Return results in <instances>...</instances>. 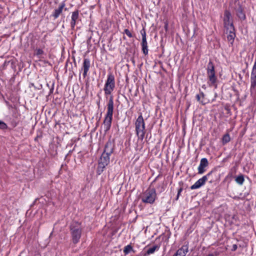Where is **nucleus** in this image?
I'll return each instance as SVG.
<instances>
[{"label": "nucleus", "mask_w": 256, "mask_h": 256, "mask_svg": "<svg viewBox=\"0 0 256 256\" xmlns=\"http://www.w3.org/2000/svg\"><path fill=\"white\" fill-rule=\"evenodd\" d=\"M114 109V103L113 100V96H110L108 104H107V111L104 118L103 122L104 130L105 134L110 130L112 126V116Z\"/></svg>", "instance_id": "nucleus-1"}, {"label": "nucleus", "mask_w": 256, "mask_h": 256, "mask_svg": "<svg viewBox=\"0 0 256 256\" xmlns=\"http://www.w3.org/2000/svg\"><path fill=\"white\" fill-rule=\"evenodd\" d=\"M136 132L138 138L143 140L146 134L145 122L142 114H140L135 122Z\"/></svg>", "instance_id": "nucleus-2"}, {"label": "nucleus", "mask_w": 256, "mask_h": 256, "mask_svg": "<svg viewBox=\"0 0 256 256\" xmlns=\"http://www.w3.org/2000/svg\"><path fill=\"white\" fill-rule=\"evenodd\" d=\"M156 198V194L154 188L150 186L141 196L142 201L145 204H152Z\"/></svg>", "instance_id": "nucleus-3"}, {"label": "nucleus", "mask_w": 256, "mask_h": 256, "mask_svg": "<svg viewBox=\"0 0 256 256\" xmlns=\"http://www.w3.org/2000/svg\"><path fill=\"white\" fill-rule=\"evenodd\" d=\"M70 231L72 243L74 244H78L82 236V230L80 224L77 222L72 224L70 226Z\"/></svg>", "instance_id": "nucleus-4"}, {"label": "nucleus", "mask_w": 256, "mask_h": 256, "mask_svg": "<svg viewBox=\"0 0 256 256\" xmlns=\"http://www.w3.org/2000/svg\"><path fill=\"white\" fill-rule=\"evenodd\" d=\"M115 88V78L114 75L110 72L108 75L107 80L104 86V90L106 95L110 94Z\"/></svg>", "instance_id": "nucleus-5"}, {"label": "nucleus", "mask_w": 256, "mask_h": 256, "mask_svg": "<svg viewBox=\"0 0 256 256\" xmlns=\"http://www.w3.org/2000/svg\"><path fill=\"white\" fill-rule=\"evenodd\" d=\"M207 76L209 80V85L212 86L216 84L217 77L216 75L214 66L212 60H210L206 68Z\"/></svg>", "instance_id": "nucleus-6"}, {"label": "nucleus", "mask_w": 256, "mask_h": 256, "mask_svg": "<svg viewBox=\"0 0 256 256\" xmlns=\"http://www.w3.org/2000/svg\"><path fill=\"white\" fill-rule=\"evenodd\" d=\"M250 92L254 96H256V67L252 66L250 77Z\"/></svg>", "instance_id": "nucleus-7"}, {"label": "nucleus", "mask_w": 256, "mask_h": 256, "mask_svg": "<svg viewBox=\"0 0 256 256\" xmlns=\"http://www.w3.org/2000/svg\"><path fill=\"white\" fill-rule=\"evenodd\" d=\"M212 173V171H210L207 174L203 176L202 178L198 180L193 185L190 186L191 190H195L199 188L202 186L204 185L206 182L207 181L210 176Z\"/></svg>", "instance_id": "nucleus-8"}, {"label": "nucleus", "mask_w": 256, "mask_h": 256, "mask_svg": "<svg viewBox=\"0 0 256 256\" xmlns=\"http://www.w3.org/2000/svg\"><path fill=\"white\" fill-rule=\"evenodd\" d=\"M231 14L228 10H226L224 12V26L226 29L232 30V28H234L232 22H231Z\"/></svg>", "instance_id": "nucleus-9"}, {"label": "nucleus", "mask_w": 256, "mask_h": 256, "mask_svg": "<svg viewBox=\"0 0 256 256\" xmlns=\"http://www.w3.org/2000/svg\"><path fill=\"white\" fill-rule=\"evenodd\" d=\"M90 66V60L88 58H84L82 66V70L83 71V76L85 78L88 76V72L89 70Z\"/></svg>", "instance_id": "nucleus-10"}, {"label": "nucleus", "mask_w": 256, "mask_h": 256, "mask_svg": "<svg viewBox=\"0 0 256 256\" xmlns=\"http://www.w3.org/2000/svg\"><path fill=\"white\" fill-rule=\"evenodd\" d=\"M208 162L207 158H202L200 160V164L198 167V174H202L206 171L205 168L208 166Z\"/></svg>", "instance_id": "nucleus-11"}, {"label": "nucleus", "mask_w": 256, "mask_h": 256, "mask_svg": "<svg viewBox=\"0 0 256 256\" xmlns=\"http://www.w3.org/2000/svg\"><path fill=\"white\" fill-rule=\"evenodd\" d=\"M114 151V144L112 142L108 140L106 144L103 154L110 156Z\"/></svg>", "instance_id": "nucleus-12"}, {"label": "nucleus", "mask_w": 256, "mask_h": 256, "mask_svg": "<svg viewBox=\"0 0 256 256\" xmlns=\"http://www.w3.org/2000/svg\"><path fill=\"white\" fill-rule=\"evenodd\" d=\"M188 252V245L182 246L180 248L177 250L176 254L172 256H186Z\"/></svg>", "instance_id": "nucleus-13"}, {"label": "nucleus", "mask_w": 256, "mask_h": 256, "mask_svg": "<svg viewBox=\"0 0 256 256\" xmlns=\"http://www.w3.org/2000/svg\"><path fill=\"white\" fill-rule=\"evenodd\" d=\"M65 6V4L64 2L61 3L58 8L56 9H55L52 14V16L54 17V19L57 18L60 15L62 14V10Z\"/></svg>", "instance_id": "nucleus-14"}, {"label": "nucleus", "mask_w": 256, "mask_h": 256, "mask_svg": "<svg viewBox=\"0 0 256 256\" xmlns=\"http://www.w3.org/2000/svg\"><path fill=\"white\" fill-rule=\"evenodd\" d=\"M79 16V11L76 10L72 12V20L70 22V26L72 29H74L76 24V20H78Z\"/></svg>", "instance_id": "nucleus-15"}, {"label": "nucleus", "mask_w": 256, "mask_h": 256, "mask_svg": "<svg viewBox=\"0 0 256 256\" xmlns=\"http://www.w3.org/2000/svg\"><path fill=\"white\" fill-rule=\"evenodd\" d=\"M234 31V28H232V30L230 29H226V33L228 34L227 38L231 44H232L234 42V39L236 37Z\"/></svg>", "instance_id": "nucleus-16"}, {"label": "nucleus", "mask_w": 256, "mask_h": 256, "mask_svg": "<svg viewBox=\"0 0 256 256\" xmlns=\"http://www.w3.org/2000/svg\"><path fill=\"white\" fill-rule=\"evenodd\" d=\"M98 162L108 166L110 162V156L102 153Z\"/></svg>", "instance_id": "nucleus-17"}, {"label": "nucleus", "mask_w": 256, "mask_h": 256, "mask_svg": "<svg viewBox=\"0 0 256 256\" xmlns=\"http://www.w3.org/2000/svg\"><path fill=\"white\" fill-rule=\"evenodd\" d=\"M204 93L200 90V94H197L196 96V100L201 104H205L206 102H205L204 99Z\"/></svg>", "instance_id": "nucleus-18"}, {"label": "nucleus", "mask_w": 256, "mask_h": 256, "mask_svg": "<svg viewBox=\"0 0 256 256\" xmlns=\"http://www.w3.org/2000/svg\"><path fill=\"white\" fill-rule=\"evenodd\" d=\"M236 16L241 20H244L246 19V15L244 14L243 10L240 6H239V7L236 9Z\"/></svg>", "instance_id": "nucleus-19"}, {"label": "nucleus", "mask_w": 256, "mask_h": 256, "mask_svg": "<svg viewBox=\"0 0 256 256\" xmlns=\"http://www.w3.org/2000/svg\"><path fill=\"white\" fill-rule=\"evenodd\" d=\"M160 246L158 245H154L148 248L145 254H144V256H147L148 255H150L151 254H154L156 250H157L159 249Z\"/></svg>", "instance_id": "nucleus-20"}, {"label": "nucleus", "mask_w": 256, "mask_h": 256, "mask_svg": "<svg viewBox=\"0 0 256 256\" xmlns=\"http://www.w3.org/2000/svg\"><path fill=\"white\" fill-rule=\"evenodd\" d=\"M142 49L144 54L146 56L148 54V46L146 40H142L141 43Z\"/></svg>", "instance_id": "nucleus-21"}, {"label": "nucleus", "mask_w": 256, "mask_h": 256, "mask_svg": "<svg viewBox=\"0 0 256 256\" xmlns=\"http://www.w3.org/2000/svg\"><path fill=\"white\" fill-rule=\"evenodd\" d=\"M107 165H105L104 164H103L102 163H100L98 162V166L96 170V174L98 175H100L102 174V172H104V170L105 169L106 166Z\"/></svg>", "instance_id": "nucleus-22"}, {"label": "nucleus", "mask_w": 256, "mask_h": 256, "mask_svg": "<svg viewBox=\"0 0 256 256\" xmlns=\"http://www.w3.org/2000/svg\"><path fill=\"white\" fill-rule=\"evenodd\" d=\"M235 181L239 185H242L244 182V175L242 174H240V175L237 176L235 178Z\"/></svg>", "instance_id": "nucleus-23"}, {"label": "nucleus", "mask_w": 256, "mask_h": 256, "mask_svg": "<svg viewBox=\"0 0 256 256\" xmlns=\"http://www.w3.org/2000/svg\"><path fill=\"white\" fill-rule=\"evenodd\" d=\"M44 54V50L41 48H36L34 50V54L37 56L38 58H43V54Z\"/></svg>", "instance_id": "nucleus-24"}, {"label": "nucleus", "mask_w": 256, "mask_h": 256, "mask_svg": "<svg viewBox=\"0 0 256 256\" xmlns=\"http://www.w3.org/2000/svg\"><path fill=\"white\" fill-rule=\"evenodd\" d=\"M133 250V248L130 244L127 245L124 248V252L125 254H127L131 251Z\"/></svg>", "instance_id": "nucleus-25"}, {"label": "nucleus", "mask_w": 256, "mask_h": 256, "mask_svg": "<svg viewBox=\"0 0 256 256\" xmlns=\"http://www.w3.org/2000/svg\"><path fill=\"white\" fill-rule=\"evenodd\" d=\"M222 140L224 144L228 142L230 140V135L228 134H224L222 137Z\"/></svg>", "instance_id": "nucleus-26"}, {"label": "nucleus", "mask_w": 256, "mask_h": 256, "mask_svg": "<svg viewBox=\"0 0 256 256\" xmlns=\"http://www.w3.org/2000/svg\"><path fill=\"white\" fill-rule=\"evenodd\" d=\"M156 188L159 192L161 193L163 192L164 190V183H161L159 184Z\"/></svg>", "instance_id": "nucleus-27"}, {"label": "nucleus", "mask_w": 256, "mask_h": 256, "mask_svg": "<svg viewBox=\"0 0 256 256\" xmlns=\"http://www.w3.org/2000/svg\"><path fill=\"white\" fill-rule=\"evenodd\" d=\"M140 33L142 36V40H146V32L144 28L140 30Z\"/></svg>", "instance_id": "nucleus-28"}, {"label": "nucleus", "mask_w": 256, "mask_h": 256, "mask_svg": "<svg viewBox=\"0 0 256 256\" xmlns=\"http://www.w3.org/2000/svg\"><path fill=\"white\" fill-rule=\"evenodd\" d=\"M124 34H126L129 38L133 37L132 32L128 29H125L124 30Z\"/></svg>", "instance_id": "nucleus-29"}, {"label": "nucleus", "mask_w": 256, "mask_h": 256, "mask_svg": "<svg viewBox=\"0 0 256 256\" xmlns=\"http://www.w3.org/2000/svg\"><path fill=\"white\" fill-rule=\"evenodd\" d=\"M7 127L6 124L0 120V128L4 130L6 129Z\"/></svg>", "instance_id": "nucleus-30"}, {"label": "nucleus", "mask_w": 256, "mask_h": 256, "mask_svg": "<svg viewBox=\"0 0 256 256\" xmlns=\"http://www.w3.org/2000/svg\"><path fill=\"white\" fill-rule=\"evenodd\" d=\"M238 248V246H237V245L234 244H233L232 245V250L233 251H235Z\"/></svg>", "instance_id": "nucleus-31"}, {"label": "nucleus", "mask_w": 256, "mask_h": 256, "mask_svg": "<svg viewBox=\"0 0 256 256\" xmlns=\"http://www.w3.org/2000/svg\"><path fill=\"white\" fill-rule=\"evenodd\" d=\"M160 176V175H158V176H157L154 178V180L152 182V183H151V184H150V186H152V185L154 182H155L157 180L158 178V177H159Z\"/></svg>", "instance_id": "nucleus-32"}, {"label": "nucleus", "mask_w": 256, "mask_h": 256, "mask_svg": "<svg viewBox=\"0 0 256 256\" xmlns=\"http://www.w3.org/2000/svg\"><path fill=\"white\" fill-rule=\"evenodd\" d=\"M182 188H179V189H178V193H180V192H182Z\"/></svg>", "instance_id": "nucleus-33"}, {"label": "nucleus", "mask_w": 256, "mask_h": 256, "mask_svg": "<svg viewBox=\"0 0 256 256\" xmlns=\"http://www.w3.org/2000/svg\"><path fill=\"white\" fill-rule=\"evenodd\" d=\"M180 193H178V194H177V196H176V200H178L179 196L180 195Z\"/></svg>", "instance_id": "nucleus-34"}, {"label": "nucleus", "mask_w": 256, "mask_h": 256, "mask_svg": "<svg viewBox=\"0 0 256 256\" xmlns=\"http://www.w3.org/2000/svg\"><path fill=\"white\" fill-rule=\"evenodd\" d=\"M97 104L98 106V107H100V100L97 102Z\"/></svg>", "instance_id": "nucleus-35"}, {"label": "nucleus", "mask_w": 256, "mask_h": 256, "mask_svg": "<svg viewBox=\"0 0 256 256\" xmlns=\"http://www.w3.org/2000/svg\"><path fill=\"white\" fill-rule=\"evenodd\" d=\"M208 256H215L214 254H210L208 255Z\"/></svg>", "instance_id": "nucleus-36"}, {"label": "nucleus", "mask_w": 256, "mask_h": 256, "mask_svg": "<svg viewBox=\"0 0 256 256\" xmlns=\"http://www.w3.org/2000/svg\"><path fill=\"white\" fill-rule=\"evenodd\" d=\"M45 63H47V64H50L48 61H45Z\"/></svg>", "instance_id": "nucleus-37"}, {"label": "nucleus", "mask_w": 256, "mask_h": 256, "mask_svg": "<svg viewBox=\"0 0 256 256\" xmlns=\"http://www.w3.org/2000/svg\"><path fill=\"white\" fill-rule=\"evenodd\" d=\"M202 88H206V87H205V85H204V86H202Z\"/></svg>", "instance_id": "nucleus-38"}]
</instances>
